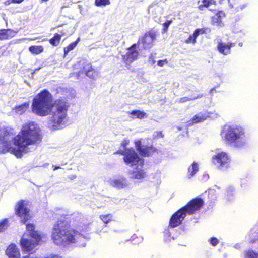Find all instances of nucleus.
I'll list each match as a JSON object with an SVG mask.
<instances>
[{"label":"nucleus","mask_w":258,"mask_h":258,"mask_svg":"<svg viewBox=\"0 0 258 258\" xmlns=\"http://www.w3.org/2000/svg\"><path fill=\"white\" fill-rule=\"evenodd\" d=\"M55 107V110L50 120V124L53 129L61 128L64 124L69 107L68 103L62 99L53 102L51 94L46 89H43L33 98L31 109L33 113L40 116L49 115Z\"/></svg>","instance_id":"obj_1"},{"label":"nucleus","mask_w":258,"mask_h":258,"mask_svg":"<svg viewBox=\"0 0 258 258\" xmlns=\"http://www.w3.org/2000/svg\"><path fill=\"white\" fill-rule=\"evenodd\" d=\"M42 139L40 128L34 122L29 121L22 125L20 132L13 138V143L15 147H12L9 142H3L1 152L2 153L10 152L20 158L24 154L32 151L30 147L39 144Z\"/></svg>","instance_id":"obj_2"},{"label":"nucleus","mask_w":258,"mask_h":258,"mask_svg":"<svg viewBox=\"0 0 258 258\" xmlns=\"http://www.w3.org/2000/svg\"><path fill=\"white\" fill-rule=\"evenodd\" d=\"M80 220L79 216L72 214L70 217L58 219L52 229L51 239L57 245L70 244L76 242L75 236L78 231L70 228V224L73 221Z\"/></svg>","instance_id":"obj_3"},{"label":"nucleus","mask_w":258,"mask_h":258,"mask_svg":"<svg viewBox=\"0 0 258 258\" xmlns=\"http://www.w3.org/2000/svg\"><path fill=\"white\" fill-rule=\"evenodd\" d=\"M26 232L28 233H24L20 240V245L23 252L32 254L35 253L36 247L41 241L42 236L35 230L33 224L26 225Z\"/></svg>","instance_id":"obj_4"},{"label":"nucleus","mask_w":258,"mask_h":258,"mask_svg":"<svg viewBox=\"0 0 258 258\" xmlns=\"http://www.w3.org/2000/svg\"><path fill=\"white\" fill-rule=\"evenodd\" d=\"M221 135L226 144L235 148H241L246 143L245 131L241 126L229 125Z\"/></svg>","instance_id":"obj_5"},{"label":"nucleus","mask_w":258,"mask_h":258,"mask_svg":"<svg viewBox=\"0 0 258 258\" xmlns=\"http://www.w3.org/2000/svg\"><path fill=\"white\" fill-rule=\"evenodd\" d=\"M157 29L152 28L139 36L137 43L138 48L140 52L150 51L154 46L155 42L159 36Z\"/></svg>","instance_id":"obj_6"},{"label":"nucleus","mask_w":258,"mask_h":258,"mask_svg":"<svg viewBox=\"0 0 258 258\" xmlns=\"http://www.w3.org/2000/svg\"><path fill=\"white\" fill-rule=\"evenodd\" d=\"M27 201L20 200L17 202L14 209L15 214L20 218V222L24 224L32 217L30 210L27 207Z\"/></svg>","instance_id":"obj_7"},{"label":"nucleus","mask_w":258,"mask_h":258,"mask_svg":"<svg viewBox=\"0 0 258 258\" xmlns=\"http://www.w3.org/2000/svg\"><path fill=\"white\" fill-rule=\"evenodd\" d=\"M123 159L126 165H131L132 166L136 165L139 162L142 166L144 164V160L139 157L137 153L132 147L126 149V153Z\"/></svg>","instance_id":"obj_8"},{"label":"nucleus","mask_w":258,"mask_h":258,"mask_svg":"<svg viewBox=\"0 0 258 258\" xmlns=\"http://www.w3.org/2000/svg\"><path fill=\"white\" fill-rule=\"evenodd\" d=\"M230 158L227 153L224 152H219L214 155L212 158V162L216 167L220 170L226 169L229 166Z\"/></svg>","instance_id":"obj_9"},{"label":"nucleus","mask_w":258,"mask_h":258,"mask_svg":"<svg viewBox=\"0 0 258 258\" xmlns=\"http://www.w3.org/2000/svg\"><path fill=\"white\" fill-rule=\"evenodd\" d=\"M204 204L203 200L201 198H195L188 202L182 209L186 214L192 215L200 210Z\"/></svg>","instance_id":"obj_10"},{"label":"nucleus","mask_w":258,"mask_h":258,"mask_svg":"<svg viewBox=\"0 0 258 258\" xmlns=\"http://www.w3.org/2000/svg\"><path fill=\"white\" fill-rule=\"evenodd\" d=\"M127 50L126 53L122 56V60L126 66H130L131 63L138 59L140 51L136 43L133 44Z\"/></svg>","instance_id":"obj_11"},{"label":"nucleus","mask_w":258,"mask_h":258,"mask_svg":"<svg viewBox=\"0 0 258 258\" xmlns=\"http://www.w3.org/2000/svg\"><path fill=\"white\" fill-rule=\"evenodd\" d=\"M142 140H137L135 142V147L139 154L144 157H149L157 152V149L152 145L146 146L142 144Z\"/></svg>","instance_id":"obj_12"},{"label":"nucleus","mask_w":258,"mask_h":258,"mask_svg":"<svg viewBox=\"0 0 258 258\" xmlns=\"http://www.w3.org/2000/svg\"><path fill=\"white\" fill-rule=\"evenodd\" d=\"M187 214L182 208L175 212L170 217L169 226L171 228L176 227L182 224Z\"/></svg>","instance_id":"obj_13"},{"label":"nucleus","mask_w":258,"mask_h":258,"mask_svg":"<svg viewBox=\"0 0 258 258\" xmlns=\"http://www.w3.org/2000/svg\"><path fill=\"white\" fill-rule=\"evenodd\" d=\"M82 67L79 71L80 74H84L86 76L91 79L95 77L96 71L93 69L91 63L87 61L84 62Z\"/></svg>","instance_id":"obj_14"},{"label":"nucleus","mask_w":258,"mask_h":258,"mask_svg":"<svg viewBox=\"0 0 258 258\" xmlns=\"http://www.w3.org/2000/svg\"><path fill=\"white\" fill-rule=\"evenodd\" d=\"M235 46V43L228 42L225 43L222 41L219 42L217 46V50L221 54L227 55L231 53V48Z\"/></svg>","instance_id":"obj_15"},{"label":"nucleus","mask_w":258,"mask_h":258,"mask_svg":"<svg viewBox=\"0 0 258 258\" xmlns=\"http://www.w3.org/2000/svg\"><path fill=\"white\" fill-rule=\"evenodd\" d=\"M5 254L9 258H21L19 248L14 243H11L5 250Z\"/></svg>","instance_id":"obj_16"},{"label":"nucleus","mask_w":258,"mask_h":258,"mask_svg":"<svg viewBox=\"0 0 258 258\" xmlns=\"http://www.w3.org/2000/svg\"><path fill=\"white\" fill-rule=\"evenodd\" d=\"M226 14L223 10L218 11L214 15L211 17V23L212 25L222 26L223 19L225 18Z\"/></svg>","instance_id":"obj_17"},{"label":"nucleus","mask_w":258,"mask_h":258,"mask_svg":"<svg viewBox=\"0 0 258 258\" xmlns=\"http://www.w3.org/2000/svg\"><path fill=\"white\" fill-rule=\"evenodd\" d=\"M17 32L11 29H0V41L8 40L14 37Z\"/></svg>","instance_id":"obj_18"},{"label":"nucleus","mask_w":258,"mask_h":258,"mask_svg":"<svg viewBox=\"0 0 258 258\" xmlns=\"http://www.w3.org/2000/svg\"><path fill=\"white\" fill-rule=\"evenodd\" d=\"M130 174L132 175L131 178L133 179H142L147 176L146 172L144 170L137 168L130 171Z\"/></svg>","instance_id":"obj_19"},{"label":"nucleus","mask_w":258,"mask_h":258,"mask_svg":"<svg viewBox=\"0 0 258 258\" xmlns=\"http://www.w3.org/2000/svg\"><path fill=\"white\" fill-rule=\"evenodd\" d=\"M111 185L114 187L120 189L126 187L128 183L126 178L122 177L113 180L111 181Z\"/></svg>","instance_id":"obj_20"},{"label":"nucleus","mask_w":258,"mask_h":258,"mask_svg":"<svg viewBox=\"0 0 258 258\" xmlns=\"http://www.w3.org/2000/svg\"><path fill=\"white\" fill-rule=\"evenodd\" d=\"M66 35L64 32H61L60 34L56 33L53 36L48 40L49 43L54 47L59 45L61 37Z\"/></svg>","instance_id":"obj_21"},{"label":"nucleus","mask_w":258,"mask_h":258,"mask_svg":"<svg viewBox=\"0 0 258 258\" xmlns=\"http://www.w3.org/2000/svg\"><path fill=\"white\" fill-rule=\"evenodd\" d=\"M29 102H26L21 105L16 106L14 108L13 110L15 111V113L22 115L27 111L29 108Z\"/></svg>","instance_id":"obj_22"},{"label":"nucleus","mask_w":258,"mask_h":258,"mask_svg":"<svg viewBox=\"0 0 258 258\" xmlns=\"http://www.w3.org/2000/svg\"><path fill=\"white\" fill-rule=\"evenodd\" d=\"M209 117L208 115L206 113L200 112L198 114L194 115L192 118L191 121L192 124L198 123L201 122H203L206 120Z\"/></svg>","instance_id":"obj_23"},{"label":"nucleus","mask_w":258,"mask_h":258,"mask_svg":"<svg viewBox=\"0 0 258 258\" xmlns=\"http://www.w3.org/2000/svg\"><path fill=\"white\" fill-rule=\"evenodd\" d=\"M199 171L198 164L194 162L191 164V166L188 169L187 176L188 178H192Z\"/></svg>","instance_id":"obj_24"},{"label":"nucleus","mask_w":258,"mask_h":258,"mask_svg":"<svg viewBox=\"0 0 258 258\" xmlns=\"http://www.w3.org/2000/svg\"><path fill=\"white\" fill-rule=\"evenodd\" d=\"M29 51L33 54L37 55L43 52L44 48L41 45H33L29 47Z\"/></svg>","instance_id":"obj_25"},{"label":"nucleus","mask_w":258,"mask_h":258,"mask_svg":"<svg viewBox=\"0 0 258 258\" xmlns=\"http://www.w3.org/2000/svg\"><path fill=\"white\" fill-rule=\"evenodd\" d=\"M79 40L80 38H78L75 41L71 43L67 46L63 48L64 56H66L70 51L76 47Z\"/></svg>","instance_id":"obj_26"},{"label":"nucleus","mask_w":258,"mask_h":258,"mask_svg":"<svg viewBox=\"0 0 258 258\" xmlns=\"http://www.w3.org/2000/svg\"><path fill=\"white\" fill-rule=\"evenodd\" d=\"M113 215L111 213L102 214L99 216L100 219L105 224H107L113 220Z\"/></svg>","instance_id":"obj_27"},{"label":"nucleus","mask_w":258,"mask_h":258,"mask_svg":"<svg viewBox=\"0 0 258 258\" xmlns=\"http://www.w3.org/2000/svg\"><path fill=\"white\" fill-rule=\"evenodd\" d=\"M128 114L134 115L135 118H139L140 119H143L146 116V113L145 112L139 110H134L131 112H128Z\"/></svg>","instance_id":"obj_28"},{"label":"nucleus","mask_w":258,"mask_h":258,"mask_svg":"<svg viewBox=\"0 0 258 258\" xmlns=\"http://www.w3.org/2000/svg\"><path fill=\"white\" fill-rule=\"evenodd\" d=\"M202 4L199 5L198 8L199 10L203 11L205 8H208L213 4L212 0H202Z\"/></svg>","instance_id":"obj_29"},{"label":"nucleus","mask_w":258,"mask_h":258,"mask_svg":"<svg viewBox=\"0 0 258 258\" xmlns=\"http://www.w3.org/2000/svg\"><path fill=\"white\" fill-rule=\"evenodd\" d=\"M8 219L5 218L0 221V232H4L8 228Z\"/></svg>","instance_id":"obj_30"},{"label":"nucleus","mask_w":258,"mask_h":258,"mask_svg":"<svg viewBox=\"0 0 258 258\" xmlns=\"http://www.w3.org/2000/svg\"><path fill=\"white\" fill-rule=\"evenodd\" d=\"M197 37L195 35L194 32L192 35H190L185 40V42L186 44L192 43L195 44L197 42Z\"/></svg>","instance_id":"obj_31"},{"label":"nucleus","mask_w":258,"mask_h":258,"mask_svg":"<svg viewBox=\"0 0 258 258\" xmlns=\"http://www.w3.org/2000/svg\"><path fill=\"white\" fill-rule=\"evenodd\" d=\"M111 3L110 0H95V4L97 6L109 5Z\"/></svg>","instance_id":"obj_32"},{"label":"nucleus","mask_w":258,"mask_h":258,"mask_svg":"<svg viewBox=\"0 0 258 258\" xmlns=\"http://www.w3.org/2000/svg\"><path fill=\"white\" fill-rule=\"evenodd\" d=\"M207 30V28H197L196 29L194 32L195 34V35L198 37L200 35H203L206 33Z\"/></svg>","instance_id":"obj_33"},{"label":"nucleus","mask_w":258,"mask_h":258,"mask_svg":"<svg viewBox=\"0 0 258 258\" xmlns=\"http://www.w3.org/2000/svg\"><path fill=\"white\" fill-rule=\"evenodd\" d=\"M245 258H258V254L253 251H248L245 253Z\"/></svg>","instance_id":"obj_34"},{"label":"nucleus","mask_w":258,"mask_h":258,"mask_svg":"<svg viewBox=\"0 0 258 258\" xmlns=\"http://www.w3.org/2000/svg\"><path fill=\"white\" fill-rule=\"evenodd\" d=\"M234 192V190L233 189H227L225 191V196H226L227 199H229L231 197L233 196Z\"/></svg>","instance_id":"obj_35"},{"label":"nucleus","mask_w":258,"mask_h":258,"mask_svg":"<svg viewBox=\"0 0 258 258\" xmlns=\"http://www.w3.org/2000/svg\"><path fill=\"white\" fill-rule=\"evenodd\" d=\"M199 97H198V96L196 97H194L193 98H188L187 97H182V98H180L179 102V103H185V102H186L187 101H189L193 100H195L196 99H197Z\"/></svg>","instance_id":"obj_36"},{"label":"nucleus","mask_w":258,"mask_h":258,"mask_svg":"<svg viewBox=\"0 0 258 258\" xmlns=\"http://www.w3.org/2000/svg\"><path fill=\"white\" fill-rule=\"evenodd\" d=\"M209 242L213 246H216L219 242V240L216 237H212L209 240Z\"/></svg>","instance_id":"obj_37"},{"label":"nucleus","mask_w":258,"mask_h":258,"mask_svg":"<svg viewBox=\"0 0 258 258\" xmlns=\"http://www.w3.org/2000/svg\"><path fill=\"white\" fill-rule=\"evenodd\" d=\"M172 23V20H167L165 22H164L162 25L163 26V31L164 32H166L168 29L169 25Z\"/></svg>","instance_id":"obj_38"},{"label":"nucleus","mask_w":258,"mask_h":258,"mask_svg":"<svg viewBox=\"0 0 258 258\" xmlns=\"http://www.w3.org/2000/svg\"><path fill=\"white\" fill-rule=\"evenodd\" d=\"M171 236V234L169 232L168 229H166L164 231V238L165 241H167L168 240H170Z\"/></svg>","instance_id":"obj_39"},{"label":"nucleus","mask_w":258,"mask_h":258,"mask_svg":"<svg viewBox=\"0 0 258 258\" xmlns=\"http://www.w3.org/2000/svg\"><path fill=\"white\" fill-rule=\"evenodd\" d=\"M129 143H130L129 140H128L127 139H125L122 141L120 145L124 149L125 148H126V147L129 144Z\"/></svg>","instance_id":"obj_40"},{"label":"nucleus","mask_w":258,"mask_h":258,"mask_svg":"<svg viewBox=\"0 0 258 258\" xmlns=\"http://www.w3.org/2000/svg\"><path fill=\"white\" fill-rule=\"evenodd\" d=\"M126 149L125 148L124 150H118L114 152V155L119 154L120 155H123L124 157L125 153H126Z\"/></svg>","instance_id":"obj_41"},{"label":"nucleus","mask_w":258,"mask_h":258,"mask_svg":"<svg viewBox=\"0 0 258 258\" xmlns=\"http://www.w3.org/2000/svg\"><path fill=\"white\" fill-rule=\"evenodd\" d=\"M167 63H168V61L166 59H165L164 60H159L157 61V64H158V66H159L160 67H163L165 64H167Z\"/></svg>","instance_id":"obj_42"},{"label":"nucleus","mask_w":258,"mask_h":258,"mask_svg":"<svg viewBox=\"0 0 258 258\" xmlns=\"http://www.w3.org/2000/svg\"><path fill=\"white\" fill-rule=\"evenodd\" d=\"M246 7L245 5H240L237 7V9L238 10H242L243 8H244Z\"/></svg>","instance_id":"obj_43"},{"label":"nucleus","mask_w":258,"mask_h":258,"mask_svg":"<svg viewBox=\"0 0 258 258\" xmlns=\"http://www.w3.org/2000/svg\"><path fill=\"white\" fill-rule=\"evenodd\" d=\"M24 0H14V1H12V2H14V3H17V4H19V3H22Z\"/></svg>","instance_id":"obj_44"},{"label":"nucleus","mask_w":258,"mask_h":258,"mask_svg":"<svg viewBox=\"0 0 258 258\" xmlns=\"http://www.w3.org/2000/svg\"><path fill=\"white\" fill-rule=\"evenodd\" d=\"M60 168V166H53V170H57V169H58Z\"/></svg>","instance_id":"obj_45"},{"label":"nucleus","mask_w":258,"mask_h":258,"mask_svg":"<svg viewBox=\"0 0 258 258\" xmlns=\"http://www.w3.org/2000/svg\"><path fill=\"white\" fill-rule=\"evenodd\" d=\"M76 178V175H72L71 177H69V178L71 179V180H73L75 178Z\"/></svg>","instance_id":"obj_46"}]
</instances>
